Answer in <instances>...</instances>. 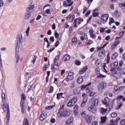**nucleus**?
Returning a JSON list of instances; mask_svg holds the SVG:
<instances>
[{
	"mask_svg": "<svg viewBox=\"0 0 125 125\" xmlns=\"http://www.w3.org/2000/svg\"><path fill=\"white\" fill-rule=\"evenodd\" d=\"M87 69H88L87 65L85 66L81 70L79 71V74L83 75V74L85 73V72L87 71Z\"/></svg>",
	"mask_w": 125,
	"mask_h": 125,
	"instance_id": "f3484780",
	"label": "nucleus"
},
{
	"mask_svg": "<svg viewBox=\"0 0 125 125\" xmlns=\"http://www.w3.org/2000/svg\"><path fill=\"white\" fill-rule=\"evenodd\" d=\"M107 108H102L101 109V114H106V113H107Z\"/></svg>",
	"mask_w": 125,
	"mask_h": 125,
	"instance_id": "7c9ffc66",
	"label": "nucleus"
},
{
	"mask_svg": "<svg viewBox=\"0 0 125 125\" xmlns=\"http://www.w3.org/2000/svg\"><path fill=\"white\" fill-rule=\"evenodd\" d=\"M2 100V101L5 100V94L2 93L1 94Z\"/></svg>",
	"mask_w": 125,
	"mask_h": 125,
	"instance_id": "8fccbe9b",
	"label": "nucleus"
},
{
	"mask_svg": "<svg viewBox=\"0 0 125 125\" xmlns=\"http://www.w3.org/2000/svg\"><path fill=\"white\" fill-rule=\"evenodd\" d=\"M95 72H96V75H99V74H100V68H99V67L96 68Z\"/></svg>",
	"mask_w": 125,
	"mask_h": 125,
	"instance_id": "f704fd0d",
	"label": "nucleus"
},
{
	"mask_svg": "<svg viewBox=\"0 0 125 125\" xmlns=\"http://www.w3.org/2000/svg\"><path fill=\"white\" fill-rule=\"evenodd\" d=\"M98 122L97 121H94L91 123V125H98Z\"/></svg>",
	"mask_w": 125,
	"mask_h": 125,
	"instance_id": "09e8293b",
	"label": "nucleus"
},
{
	"mask_svg": "<svg viewBox=\"0 0 125 125\" xmlns=\"http://www.w3.org/2000/svg\"><path fill=\"white\" fill-rule=\"evenodd\" d=\"M26 101V95L25 94L22 93L21 95V99L20 106L21 109V114H24L25 113V106H24V101Z\"/></svg>",
	"mask_w": 125,
	"mask_h": 125,
	"instance_id": "7ed1b4c3",
	"label": "nucleus"
},
{
	"mask_svg": "<svg viewBox=\"0 0 125 125\" xmlns=\"http://www.w3.org/2000/svg\"><path fill=\"white\" fill-rule=\"evenodd\" d=\"M51 70H52L53 73H54V72H55L54 70H59V64H58V63H54V65L52 64Z\"/></svg>",
	"mask_w": 125,
	"mask_h": 125,
	"instance_id": "ddd939ff",
	"label": "nucleus"
},
{
	"mask_svg": "<svg viewBox=\"0 0 125 125\" xmlns=\"http://www.w3.org/2000/svg\"><path fill=\"white\" fill-rule=\"evenodd\" d=\"M102 102L104 105H108L109 103H110V99L106 97L104 98V100H103Z\"/></svg>",
	"mask_w": 125,
	"mask_h": 125,
	"instance_id": "a211bd4d",
	"label": "nucleus"
},
{
	"mask_svg": "<svg viewBox=\"0 0 125 125\" xmlns=\"http://www.w3.org/2000/svg\"><path fill=\"white\" fill-rule=\"evenodd\" d=\"M93 88L91 86V87L87 88L86 94H88L90 97H93L96 94V92H92Z\"/></svg>",
	"mask_w": 125,
	"mask_h": 125,
	"instance_id": "0eeeda50",
	"label": "nucleus"
},
{
	"mask_svg": "<svg viewBox=\"0 0 125 125\" xmlns=\"http://www.w3.org/2000/svg\"><path fill=\"white\" fill-rule=\"evenodd\" d=\"M112 23H115V20L113 18H110L109 19V25H111Z\"/></svg>",
	"mask_w": 125,
	"mask_h": 125,
	"instance_id": "58836bf2",
	"label": "nucleus"
},
{
	"mask_svg": "<svg viewBox=\"0 0 125 125\" xmlns=\"http://www.w3.org/2000/svg\"><path fill=\"white\" fill-rule=\"evenodd\" d=\"M33 87V85H29L28 86V90H27V92H29L31 89H32V88Z\"/></svg>",
	"mask_w": 125,
	"mask_h": 125,
	"instance_id": "13d9d810",
	"label": "nucleus"
},
{
	"mask_svg": "<svg viewBox=\"0 0 125 125\" xmlns=\"http://www.w3.org/2000/svg\"><path fill=\"white\" fill-rule=\"evenodd\" d=\"M2 108L4 112H6V124L7 125H8L9 124V119H10V110L9 109V104H3L1 105Z\"/></svg>",
	"mask_w": 125,
	"mask_h": 125,
	"instance_id": "f03ea898",
	"label": "nucleus"
},
{
	"mask_svg": "<svg viewBox=\"0 0 125 125\" xmlns=\"http://www.w3.org/2000/svg\"><path fill=\"white\" fill-rule=\"evenodd\" d=\"M98 79H103L104 78H106L105 75H103L101 74H99V75L97 76Z\"/></svg>",
	"mask_w": 125,
	"mask_h": 125,
	"instance_id": "ea45409f",
	"label": "nucleus"
},
{
	"mask_svg": "<svg viewBox=\"0 0 125 125\" xmlns=\"http://www.w3.org/2000/svg\"><path fill=\"white\" fill-rule=\"evenodd\" d=\"M59 60V56H56L55 59H54V63H57V61H58Z\"/></svg>",
	"mask_w": 125,
	"mask_h": 125,
	"instance_id": "79ce46f5",
	"label": "nucleus"
},
{
	"mask_svg": "<svg viewBox=\"0 0 125 125\" xmlns=\"http://www.w3.org/2000/svg\"><path fill=\"white\" fill-rule=\"evenodd\" d=\"M71 100L72 101V102H73V103L75 104L77 103V101H78V97L77 96H74L72 99H71Z\"/></svg>",
	"mask_w": 125,
	"mask_h": 125,
	"instance_id": "2f4dec72",
	"label": "nucleus"
},
{
	"mask_svg": "<svg viewBox=\"0 0 125 125\" xmlns=\"http://www.w3.org/2000/svg\"><path fill=\"white\" fill-rule=\"evenodd\" d=\"M63 61H68V60H70V55H64L63 56Z\"/></svg>",
	"mask_w": 125,
	"mask_h": 125,
	"instance_id": "bb28decb",
	"label": "nucleus"
},
{
	"mask_svg": "<svg viewBox=\"0 0 125 125\" xmlns=\"http://www.w3.org/2000/svg\"><path fill=\"white\" fill-rule=\"evenodd\" d=\"M34 8V6H30L29 7H28L26 9V13L25 14V19L26 20L27 19H29V17L31 16V11L32 9Z\"/></svg>",
	"mask_w": 125,
	"mask_h": 125,
	"instance_id": "423d86ee",
	"label": "nucleus"
},
{
	"mask_svg": "<svg viewBox=\"0 0 125 125\" xmlns=\"http://www.w3.org/2000/svg\"><path fill=\"white\" fill-rule=\"evenodd\" d=\"M22 125H29V120H28V118H25L23 119Z\"/></svg>",
	"mask_w": 125,
	"mask_h": 125,
	"instance_id": "c756f323",
	"label": "nucleus"
},
{
	"mask_svg": "<svg viewBox=\"0 0 125 125\" xmlns=\"http://www.w3.org/2000/svg\"><path fill=\"white\" fill-rule=\"evenodd\" d=\"M77 83H82L83 82V76H79L77 79Z\"/></svg>",
	"mask_w": 125,
	"mask_h": 125,
	"instance_id": "c85d7f7f",
	"label": "nucleus"
},
{
	"mask_svg": "<svg viewBox=\"0 0 125 125\" xmlns=\"http://www.w3.org/2000/svg\"><path fill=\"white\" fill-rule=\"evenodd\" d=\"M54 107V105H49L48 106H46L45 109V110H51V109H53Z\"/></svg>",
	"mask_w": 125,
	"mask_h": 125,
	"instance_id": "72a5a7b5",
	"label": "nucleus"
},
{
	"mask_svg": "<svg viewBox=\"0 0 125 125\" xmlns=\"http://www.w3.org/2000/svg\"><path fill=\"white\" fill-rule=\"evenodd\" d=\"M56 28V26L55 25V23H53L52 25V29L53 30H55V29Z\"/></svg>",
	"mask_w": 125,
	"mask_h": 125,
	"instance_id": "e2e57ef3",
	"label": "nucleus"
},
{
	"mask_svg": "<svg viewBox=\"0 0 125 125\" xmlns=\"http://www.w3.org/2000/svg\"><path fill=\"white\" fill-rule=\"evenodd\" d=\"M117 57H118V53H115L112 55V57L111 58H112V59H116V58H117Z\"/></svg>",
	"mask_w": 125,
	"mask_h": 125,
	"instance_id": "37998d69",
	"label": "nucleus"
},
{
	"mask_svg": "<svg viewBox=\"0 0 125 125\" xmlns=\"http://www.w3.org/2000/svg\"><path fill=\"white\" fill-rule=\"evenodd\" d=\"M48 67V65H47V64H44L42 68L43 72H44V71H46L47 70Z\"/></svg>",
	"mask_w": 125,
	"mask_h": 125,
	"instance_id": "a19ab883",
	"label": "nucleus"
},
{
	"mask_svg": "<svg viewBox=\"0 0 125 125\" xmlns=\"http://www.w3.org/2000/svg\"><path fill=\"white\" fill-rule=\"evenodd\" d=\"M67 4H68V3H67V2H66V1H64L63 2V6H64V7H67Z\"/></svg>",
	"mask_w": 125,
	"mask_h": 125,
	"instance_id": "680f3d73",
	"label": "nucleus"
},
{
	"mask_svg": "<svg viewBox=\"0 0 125 125\" xmlns=\"http://www.w3.org/2000/svg\"><path fill=\"white\" fill-rule=\"evenodd\" d=\"M82 97L83 98V101L84 102H87V96H86V95L85 94V93H83L82 94Z\"/></svg>",
	"mask_w": 125,
	"mask_h": 125,
	"instance_id": "cd10ccee",
	"label": "nucleus"
},
{
	"mask_svg": "<svg viewBox=\"0 0 125 125\" xmlns=\"http://www.w3.org/2000/svg\"><path fill=\"white\" fill-rule=\"evenodd\" d=\"M92 84V82H89V83H88L87 84L84 85L83 84L81 86V90H84V89H85L86 90V92L87 91V88H89L90 87H91V84Z\"/></svg>",
	"mask_w": 125,
	"mask_h": 125,
	"instance_id": "9b49d317",
	"label": "nucleus"
},
{
	"mask_svg": "<svg viewBox=\"0 0 125 125\" xmlns=\"http://www.w3.org/2000/svg\"><path fill=\"white\" fill-rule=\"evenodd\" d=\"M58 45H59V41H57L55 45V47H57Z\"/></svg>",
	"mask_w": 125,
	"mask_h": 125,
	"instance_id": "774afa93",
	"label": "nucleus"
},
{
	"mask_svg": "<svg viewBox=\"0 0 125 125\" xmlns=\"http://www.w3.org/2000/svg\"><path fill=\"white\" fill-rule=\"evenodd\" d=\"M122 106H123V103L120 102V104H118V108H121Z\"/></svg>",
	"mask_w": 125,
	"mask_h": 125,
	"instance_id": "052dcab7",
	"label": "nucleus"
},
{
	"mask_svg": "<svg viewBox=\"0 0 125 125\" xmlns=\"http://www.w3.org/2000/svg\"><path fill=\"white\" fill-rule=\"evenodd\" d=\"M63 94H64L63 93H58L57 94V100H60V99H61L62 98H64V97H63Z\"/></svg>",
	"mask_w": 125,
	"mask_h": 125,
	"instance_id": "393cba45",
	"label": "nucleus"
},
{
	"mask_svg": "<svg viewBox=\"0 0 125 125\" xmlns=\"http://www.w3.org/2000/svg\"><path fill=\"white\" fill-rule=\"evenodd\" d=\"M120 73L119 74H122V75H125V68H120Z\"/></svg>",
	"mask_w": 125,
	"mask_h": 125,
	"instance_id": "473e14b6",
	"label": "nucleus"
},
{
	"mask_svg": "<svg viewBox=\"0 0 125 125\" xmlns=\"http://www.w3.org/2000/svg\"><path fill=\"white\" fill-rule=\"evenodd\" d=\"M100 31L101 33H104V32H105V28L101 27L100 28Z\"/></svg>",
	"mask_w": 125,
	"mask_h": 125,
	"instance_id": "5fc2aeb1",
	"label": "nucleus"
},
{
	"mask_svg": "<svg viewBox=\"0 0 125 125\" xmlns=\"http://www.w3.org/2000/svg\"><path fill=\"white\" fill-rule=\"evenodd\" d=\"M77 41H78V39H77V38L74 37L72 39V42H77Z\"/></svg>",
	"mask_w": 125,
	"mask_h": 125,
	"instance_id": "603ef678",
	"label": "nucleus"
},
{
	"mask_svg": "<svg viewBox=\"0 0 125 125\" xmlns=\"http://www.w3.org/2000/svg\"><path fill=\"white\" fill-rule=\"evenodd\" d=\"M18 42L20 43L23 42V36L21 34H19L17 36V44H18Z\"/></svg>",
	"mask_w": 125,
	"mask_h": 125,
	"instance_id": "2eb2a0df",
	"label": "nucleus"
},
{
	"mask_svg": "<svg viewBox=\"0 0 125 125\" xmlns=\"http://www.w3.org/2000/svg\"><path fill=\"white\" fill-rule=\"evenodd\" d=\"M50 123H51V124H54V123H55V119L54 118H52L50 119Z\"/></svg>",
	"mask_w": 125,
	"mask_h": 125,
	"instance_id": "6e6d98bb",
	"label": "nucleus"
},
{
	"mask_svg": "<svg viewBox=\"0 0 125 125\" xmlns=\"http://www.w3.org/2000/svg\"><path fill=\"white\" fill-rule=\"evenodd\" d=\"M19 59H20V57L17 56V63H18V62H22V59H21L20 61H19Z\"/></svg>",
	"mask_w": 125,
	"mask_h": 125,
	"instance_id": "de8ad7c7",
	"label": "nucleus"
},
{
	"mask_svg": "<svg viewBox=\"0 0 125 125\" xmlns=\"http://www.w3.org/2000/svg\"><path fill=\"white\" fill-rule=\"evenodd\" d=\"M54 49H55V48L53 47L52 48H51L50 50H48V52L49 53L52 52V51H53Z\"/></svg>",
	"mask_w": 125,
	"mask_h": 125,
	"instance_id": "69168bd1",
	"label": "nucleus"
},
{
	"mask_svg": "<svg viewBox=\"0 0 125 125\" xmlns=\"http://www.w3.org/2000/svg\"><path fill=\"white\" fill-rule=\"evenodd\" d=\"M55 38H56V39L59 38V34L57 33V31H55Z\"/></svg>",
	"mask_w": 125,
	"mask_h": 125,
	"instance_id": "49530a36",
	"label": "nucleus"
},
{
	"mask_svg": "<svg viewBox=\"0 0 125 125\" xmlns=\"http://www.w3.org/2000/svg\"><path fill=\"white\" fill-rule=\"evenodd\" d=\"M108 18H109V15L107 14H104L102 15L101 19L102 20H103L104 21H105V22H106L107 20H108Z\"/></svg>",
	"mask_w": 125,
	"mask_h": 125,
	"instance_id": "b1692460",
	"label": "nucleus"
},
{
	"mask_svg": "<svg viewBox=\"0 0 125 125\" xmlns=\"http://www.w3.org/2000/svg\"><path fill=\"white\" fill-rule=\"evenodd\" d=\"M110 72L112 74L113 77L115 78L116 80H119L121 78V74L118 73V71L116 70V68H111L110 69Z\"/></svg>",
	"mask_w": 125,
	"mask_h": 125,
	"instance_id": "39448f33",
	"label": "nucleus"
},
{
	"mask_svg": "<svg viewBox=\"0 0 125 125\" xmlns=\"http://www.w3.org/2000/svg\"><path fill=\"white\" fill-rule=\"evenodd\" d=\"M73 79H74V72H69L68 73L66 78L63 80V82H64V81H65L66 82H70V81H72Z\"/></svg>",
	"mask_w": 125,
	"mask_h": 125,
	"instance_id": "6e6552de",
	"label": "nucleus"
},
{
	"mask_svg": "<svg viewBox=\"0 0 125 125\" xmlns=\"http://www.w3.org/2000/svg\"><path fill=\"white\" fill-rule=\"evenodd\" d=\"M71 113L66 109H64V105H62L58 111V116L59 118L61 117H69Z\"/></svg>",
	"mask_w": 125,
	"mask_h": 125,
	"instance_id": "f257e3e1",
	"label": "nucleus"
},
{
	"mask_svg": "<svg viewBox=\"0 0 125 125\" xmlns=\"http://www.w3.org/2000/svg\"><path fill=\"white\" fill-rule=\"evenodd\" d=\"M46 116H47V112L45 110H43L39 117L40 121L41 122L44 121L46 119Z\"/></svg>",
	"mask_w": 125,
	"mask_h": 125,
	"instance_id": "9d476101",
	"label": "nucleus"
},
{
	"mask_svg": "<svg viewBox=\"0 0 125 125\" xmlns=\"http://www.w3.org/2000/svg\"><path fill=\"white\" fill-rule=\"evenodd\" d=\"M99 56L100 57H102V58H104L105 57V50L102 49L100 51L99 53Z\"/></svg>",
	"mask_w": 125,
	"mask_h": 125,
	"instance_id": "6ab92c4d",
	"label": "nucleus"
},
{
	"mask_svg": "<svg viewBox=\"0 0 125 125\" xmlns=\"http://www.w3.org/2000/svg\"><path fill=\"white\" fill-rule=\"evenodd\" d=\"M106 121H107L106 116L101 117L100 124H101V125H102L103 124H105V123H106Z\"/></svg>",
	"mask_w": 125,
	"mask_h": 125,
	"instance_id": "5701e85b",
	"label": "nucleus"
},
{
	"mask_svg": "<svg viewBox=\"0 0 125 125\" xmlns=\"http://www.w3.org/2000/svg\"><path fill=\"white\" fill-rule=\"evenodd\" d=\"M110 124H108V125H117L116 124H116V121L115 120H111L110 121Z\"/></svg>",
	"mask_w": 125,
	"mask_h": 125,
	"instance_id": "4c0bfd02",
	"label": "nucleus"
},
{
	"mask_svg": "<svg viewBox=\"0 0 125 125\" xmlns=\"http://www.w3.org/2000/svg\"><path fill=\"white\" fill-rule=\"evenodd\" d=\"M87 11V8L86 7H85L83 8V14H84L85 12Z\"/></svg>",
	"mask_w": 125,
	"mask_h": 125,
	"instance_id": "4d7b16f0",
	"label": "nucleus"
},
{
	"mask_svg": "<svg viewBox=\"0 0 125 125\" xmlns=\"http://www.w3.org/2000/svg\"><path fill=\"white\" fill-rule=\"evenodd\" d=\"M107 86V83L104 82H101L98 86V89L99 91H102L103 89H105Z\"/></svg>",
	"mask_w": 125,
	"mask_h": 125,
	"instance_id": "1a4fd4ad",
	"label": "nucleus"
},
{
	"mask_svg": "<svg viewBox=\"0 0 125 125\" xmlns=\"http://www.w3.org/2000/svg\"><path fill=\"white\" fill-rule=\"evenodd\" d=\"M96 107L95 106H89L88 107V111H89V112H91V113H93V114H95L96 113Z\"/></svg>",
	"mask_w": 125,
	"mask_h": 125,
	"instance_id": "4468645a",
	"label": "nucleus"
},
{
	"mask_svg": "<svg viewBox=\"0 0 125 125\" xmlns=\"http://www.w3.org/2000/svg\"><path fill=\"white\" fill-rule=\"evenodd\" d=\"M86 103L85 102L83 101V102L81 104V107H84V106H85Z\"/></svg>",
	"mask_w": 125,
	"mask_h": 125,
	"instance_id": "bf43d9fd",
	"label": "nucleus"
},
{
	"mask_svg": "<svg viewBox=\"0 0 125 125\" xmlns=\"http://www.w3.org/2000/svg\"><path fill=\"white\" fill-rule=\"evenodd\" d=\"M123 64H124V63H119H119H117L115 68H116V70L118 71V72H120V71H121V69H122V66H123Z\"/></svg>",
	"mask_w": 125,
	"mask_h": 125,
	"instance_id": "412c9836",
	"label": "nucleus"
},
{
	"mask_svg": "<svg viewBox=\"0 0 125 125\" xmlns=\"http://www.w3.org/2000/svg\"><path fill=\"white\" fill-rule=\"evenodd\" d=\"M120 42H121V41L118 40V41L114 42L113 44L116 47L118 44H120Z\"/></svg>",
	"mask_w": 125,
	"mask_h": 125,
	"instance_id": "e433bc0d",
	"label": "nucleus"
},
{
	"mask_svg": "<svg viewBox=\"0 0 125 125\" xmlns=\"http://www.w3.org/2000/svg\"><path fill=\"white\" fill-rule=\"evenodd\" d=\"M113 15L114 17H116V18H119L122 15V13H121L120 12H119L118 10H116L115 11V12L114 13Z\"/></svg>",
	"mask_w": 125,
	"mask_h": 125,
	"instance_id": "aec40b11",
	"label": "nucleus"
},
{
	"mask_svg": "<svg viewBox=\"0 0 125 125\" xmlns=\"http://www.w3.org/2000/svg\"><path fill=\"white\" fill-rule=\"evenodd\" d=\"M73 121H74V117H73V116L69 117L67 120V121L66 122L65 125H71L72 123H73Z\"/></svg>",
	"mask_w": 125,
	"mask_h": 125,
	"instance_id": "dca6fc26",
	"label": "nucleus"
},
{
	"mask_svg": "<svg viewBox=\"0 0 125 125\" xmlns=\"http://www.w3.org/2000/svg\"><path fill=\"white\" fill-rule=\"evenodd\" d=\"M50 41H51V42H54V37H51L50 38Z\"/></svg>",
	"mask_w": 125,
	"mask_h": 125,
	"instance_id": "338daca9",
	"label": "nucleus"
},
{
	"mask_svg": "<svg viewBox=\"0 0 125 125\" xmlns=\"http://www.w3.org/2000/svg\"><path fill=\"white\" fill-rule=\"evenodd\" d=\"M81 116L82 118L84 119L88 125H90L91 124V122H92V117L86 114V111H83L82 112Z\"/></svg>",
	"mask_w": 125,
	"mask_h": 125,
	"instance_id": "20e7f679",
	"label": "nucleus"
},
{
	"mask_svg": "<svg viewBox=\"0 0 125 125\" xmlns=\"http://www.w3.org/2000/svg\"><path fill=\"white\" fill-rule=\"evenodd\" d=\"M99 100L98 99H95L93 100L91 105L92 106H98V102Z\"/></svg>",
	"mask_w": 125,
	"mask_h": 125,
	"instance_id": "a878e982",
	"label": "nucleus"
},
{
	"mask_svg": "<svg viewBox=\"0 0 125 125\" xmlns=\"http://www.w3.org/2000/svg\"><path fill=\"white\" fill-rule=\"evenodd\" d=\"M30 31V27H28L26 31V34L27 37H29V31Z\"/></svg>",
	"mask_w": 125,
	"mask_h": 125,
	"instance_id": "3c124183",
	"label": "nucleus"
},
{
	"mask_svg": "<svg viewBox=\"0 0 125 125\" xmlns=\"http://www.w3.org/2000/svg\"><path fill=\"white\" fill-rule=\"evenodd\" d=\"M125 88V86H122L120 87L118 86H115L114 92H115V93H119L120 91H122V90H124Z\"/></svg>",
	"mask_w": 125,
	"mask_h": 125,
	"instance_id": "f8f14e48",
	"label": "nucleus"
},
{
	"mask_svg": "<svg viewBox=\"0 0 125 125\" xmlns=\"http://www.w3.org/2000/svg\"><path fill=\"white\" fill-rule=\"evenodd\" d=\"M120 120H121V118L120 117L117 118V119L116 120H115V124H118V122H119V121H120Z\"/></svg>",
	"mask_w": 125,
	"mask_h": 125,
	"instance_id": "0e129e2a",
	"label": "nucleus"
},
{
	"mask_svg": "<svg viewBox=\"0 0 125 125\" xmlns=\"http://www.w3.org/2000/svg\"><path fill=\"white\" fill-rule=\"evenodd\" d=\"M54 88H53V86H51L50 87V89L48 91V93H52L53 92Z\"/></svg>",
	"mask_w": 125,
	"mask_h": 125,
	"instance_id": "c9c22d12",
	"label": "nucleus"
},
{
	"mask_svg": "<svg viewBox=\"0 0 125 125\" xmlns=\"http://www.w3.org/2000/svg\"><path fill=\"white\" fill-rule=\"evenodd\" d=\"M120 124L121 125H125V119H122L120 122Z\"/></svg>",
	"mask_w": 125,
	"mask_h": 125,
	"instance_id": "a18cd8bd",
	"label": "nucleus"
},
{
	"mask_svg": "<svg viewBox=\"0 0 125 125\" xmlns=\"http://www.w3.org/2000/svg\"><path fill=\"white\" fill-rule=\"evenodd\" d=\"M66 105L67 107H74V106H75V104L73 103V101L70 99L67 103Z\"/></svg>",
	"mask_w": 125,
	"mask_h": 125,
	"instance_id": "4be33fe9",
	"label": "nucleus"
},
{
	"mask_svg": "<svg viewBox=\"0 0 125 125\" xmlns=\"http://www.w3.org/2000/svg\"><path fill=\"white\" fill-rule=\"evenodd\" d=\"M117 116V113L116 112H113L111 114V118H116Z\"/></svg>",
	"mask_w": 125,
	"mask_h": 125,
	"instance_id": "c03bdc74",
	"label": "nucleus"
},
{
	"mask_svg": "<svg viewBox=\"0 0 125 125\" xmlns=\"http://www.w3.org/2000/svg\"><path fill=\"white\" fill-rule=\"evenodd\" d=\"M98 15H99V13H95V12L93 13V16L94 17H97V16H98Z\"/></svg>",
	"mask_w": 125,
	"mask_h": 125,
	"instance_id": "864d4df0",
	"label": "nucleus"
}]
</instances>
